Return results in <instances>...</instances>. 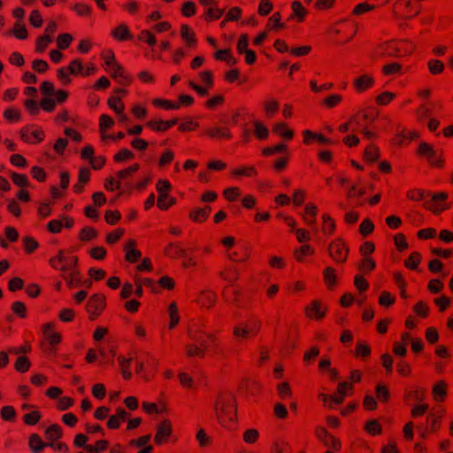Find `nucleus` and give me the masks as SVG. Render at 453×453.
<instances>
[{"label":"nucleus","mask_w":453,"mask_h":453,"mask_svg":"<svg viewBox=\"0 0 453 453\" xmlns=\"http://www.w3.org/2000/svg\"><path fill=\"white\" fill-rule=\"evenodd\" d=\"M214 414L218 422L228 427L235 419L236 410L234 396L230 393H219L214 402Z\"/></svg>","instance_id":"nucleus-1"},{"label":"nucleus","mask_w":453,"mask_h":453,"mask_svg":"<svg viewBox=\"0 0 453 453\" xmlns=\"http://www.w3.org/2000/svg\"><path fill=\"white\" fill-rule=\"evenodd\" d=\"M415 50V45L409 41L388 42L381 44L374 57L390 56L401 58L411 54Z\"/></svg>","instance_id":"nucleus-2"},{"label":"nucleus","mask_w":453,"mask_h":453,"mask_svg":"<svg viewBox=\"0 0 453 453\" xmlns=\"http://www.w3.org/2000/svg\"><path fill=\"white\" fill-rule=\"evenodd\" d=\"M171 183L166 180H159L157 183V190L159 194L157 199V207L160 210L166 211L168 210L174 203L175 199H169L168 203H165L166 199H168V193L171 190Z\"/></svg>","instance_id":"nucleus-3"},{"label":"nucleus","mask_w":453,"mask_h":453,"mask_svg":"<svg viewBox=\"0 0 453 453\" xmlns=\"http://www.w3.org/2000/svg\"><path fill=\"white\" fill-rule=\"evenodd\" d=\"M328 254L335 262L342 264L347 260L349 249L342 240L337 239L329 244Z\"/></svg>","instance_id":"nucleus-4"},{"label":"nucleus","mask_w":453,"mask_h":453,"mask_svg":"<svg viewBox=\"0 0 453 453\" xmlns=\"http://www.w3.org/2000/svg\"><path fill=\"white\" fill-rule=\"evenodd\" d=\"M105 307V296L101 294L93 295L87 303V311L91 320L96 319Z\"/></svg>","instance_id":"nucleus-5"},{"label":"nucleus","mask_w":453,"mask_h":453,"mask_svg":"<svg viewBox=\"0 0 453 453\" xmlns=\"http://www.w3.org/2000/svg\"><path fill=\"white\" fill-rule=\"evenodd\" d=\"M44 132L40 127L27 126L21 128L20 137L23 142L27 143H38L44 139Z\"/></svg>","instance_id":"nucleus-6"},{"label":"nucleus","mask_w":453,"mask_h":453,"mask_svg":"<svg viewBox=\"0 0 453 453\" xmlns=\"http://www.w3.org/2000/svg\"><path fill=\"white\" fill-rule=\"evenodd\" d=\"M317 438L326 447L335 450L341 449V441L336 437L330 434L326 428L319 426L315 430Z\"/></svg>","instance_id":"nucleus-7"},{"label":"nucleus","mask_w":453,"mask_h":453,"mask_svg":"<svg viewBox=\"0 0 453 453\" xmlns=\"http://www.w3.org/2000/svg\"><path fill=\"white\" fill-rule=\"evenodd\" d=\"M448 198V194L445 192L435 193L432 196L430 201L424 203V207L427 210L432 211L434 214H439L442 211L446 210L447 207L441 205V203L444 202Z\"/></svg>","instance_id":"nucleus-8"},{"label":"nucleus","mask_w":453,"mask_h":453,"mask_svg":"<svg viewBox=\"0 0 453 453\" xmlns=\"http://www.w3.org/2000/svg\"><path fill=\"white\" fill-rule=\"evenodd\" d=\"M173 428L172 423L168 419H165L160 422L157 426V433L155 435V442L157 444H162L166 441L169 436L172 434Z\"/></svg>","instance_id":"nucleus-9"},{"label":"nucleus","mask_w":453,"mask_h":453,"mask_svg":"<svg viewBox=\"0 0 453 453\" xmlns=\"http://www.w3.org/2000/svg\"><path fill=\"white\" fill-rule=\"evenodd\" d=\"M305 314L309 319L320 320L325 317L326 308L320 301L314 300L305 307Z\"/></svg>","instance_id":"nucleus-10"},{"label":"nucleus","mask_w":453,"mask_h":453,"mask_svg":"<svg viewBox=\"0 0 453 453\" xmlns=\"http://www.w3.org/2000/svg\"><path fill=\"white\" fill-rule=\"evenodd\" d=\"M111 76L121 85L127 86L132 82V78L126 73L120 65H115L110 70Z\"/></svg>","instance_id":"nucleus-11"},{"label":"nucleus","mask_w":453,"mask_h":453,"mask_svg":"<svg viewBox=\"0 0 453 453\" xmlns=\"http://www.w3.org/2000/svg\"><path fill=\"white\" fill-rule=\"evenodd\" d=\"M177 122V119L171 120H150L147 122V126L157 132H163L173 127Z\"/></svg>","instance_id":"nucleus-12"},{"label":"nucleus","mask_w":453,"mask_h":453,"mask_svg":"<svg viewBox=\"0 0 453 453\" xmlns=\"http://www.w3.org/2000/svg\"><path fill=\"white\" fill-rule=\"evenodd\" d=\"M206 134L211 138L230 140L233 137L232 133L228 127H210L206 129Z\"/></svg>","instance_id":"nucleus-13"},{"label":"nucleus","mask_w":453,"mask_h":453,"mask_svg":"<svg viewBox=\"0 0 453 453\" xmlns=\"http://www.w3.org/2000/svg\"><path fill=\"white\" fill-rule=\"evenodd\" d=\"M78 261V257L65 256V254L64 253V257L62 261V265L60 266V270L63 272V273L79 271Z\"/></svg>","instance_id":"nucleus-14"},{"label":"nucleus","mask_w":453,"mask_h":453,"mask_svg":"<svg viewBox=\"0 0 453 453\" xmlns=\"http://www.w3.org/2000/svg\"><path fill=\"white\" fill-rule=\"evenodd\" d=\"M134 246L135 242L134 240H129L125 246L126 259L130 263L137 262L142 257L141 251L134 249Z\"/></svg>","instance_id":"nucleus-15"},{"label":"nucleus","mask_w":453,"mask_h":453,"mask_svg":"<svg viewBox=\"0 0 453 453\" xmlns=\"http://www.w3.org/2000/svg\"><path fill=\"white\" fill-rule=\"evenodd\" d=\"M186 250L177 242H170L164 250L165 256L171 258H180L185 255Z\"/></svg>","instance_id":"nucleus-16"},{"label":"nucleus","mask_w":453,"mask_h":453,"mask_svg":"<svg viewBox=\"0 0 453 453\" xmlns=\"http://www.w3.org/2000/svg\"><path fill=\"white\" fill-rule=\"evenodd\" d=\"M374 83L372 77L367 74L361 75L354 81V86L358 92H364Z\"/></svg>","instance_id":"nucleus-17"},{"label":"nucleus","mask_w":453,"mask_h":453,"mask_svg":"<svg viewBox=\"0 0 453 453\" xmlns=\"http://www.w3.org/2000/svg\"><path fill=\"white\" fill-rule=\"evenodd\" d=\"M188 337L192 342H195L198 344L199 347H203L205 351L208 349L207 345V338L205 337V333L199 330L189 329L188 330Z\"/></svg>","instance_id":"nucleus-18"},{"label":"nucleus","mask_w":453,"mask_h":453,"mask_svg":"<svg viewBox=\"0 0 453 453\" xmlns=\"http://www.w3.org/2000/svg\"><path fill=\"white\" fill-rule=\"evenodd\" d=\"M211 210L210 206L194 209L190 211L189 218L195 222L202 223L208 218Z\"/></svg>","instance_id":"nucleus-19"},{"label":"nucleus","mask_w":453,"mask_h":453,"mask_svg":"<svg viewBox=\"0 0 453 453\" xmlns=\"http://www.w3.org/2000/svg\"><path fill=\"white\" fill-rule=\"evenodd\" d=\"M185 349L188 357L203 358L205 357V349L199 347L195 342L187 344Z\"/></svg>","instance_id":"nucleus-20"},{"label":"nucleus","mask_w":453,"mask_h":453,"mask_svg":"<svg viewBox=\"0 0 453 453\" xmlns=\"http://www.w3.org/2000/svg\"><path fill=\"white\" fill-rule=\"evenodd\" d=\"M180 36L186 42L188 47H194L196 45V38L195 33L188 25H182L180 27Z\"/></svg>","instance_id":"nucleus-21"},{"label":"nucleus","mask_w":453,"mask_h":453,"mask_svg":"<svg viewBox=\"0 0 453 453\" xmlns=\"http://www.w3.org/2000/svg\"><path fill=\"white\" fill-rule=\"evenodd\" d=\"M323 277L326 286L329 289H333L337 282L335 269L330 266L326 267L323 272Z\"/></svg>","instance_id":"nucleus-22"},{"label":"nucleus","mask_w":453,"mask_h":453,"mask_svg":"<svg viewBox=\"0 0 453 453\" xmlns=\"http://www.w3.org/2000/svg\"><path fill=\"white\" fill-rule=\"evenodd\" d=\"M447 395V384L443 380L438 381L433 388V396L436 402H442Z\"/></svg>","instance_id":"nucleus-23"},{"label":"nucleus","mask_w":453,"mask_h":453,"mask_svg":"<svg viewBox=\"0 0 453 453\" xmlns=\"http://www.w3.org/2000/svg\"><path fill=\"white\" fill-rule=\"evenodd\" d=\"M233 334L239 342H242L253 337L242 323H238L234 326Z\"/></svg>","instance_id":"nucleus-24"},{"label":"nucleus","mask_w":453,"mask_h":453,"mask_svg":"<svg viewBox=\"0 0 453 453\" xmlns=\"http://www.w3.org/2000/svg\"><path fill=\"white\" fill-rule=\"evenodd\" d=\"M49 443L43 442L37 434H33L29 439V447L34 453H40Z\"/></svg>","instance_id":"nucleus-25"},{"label":"nucleus","mask_w":453,"mask_h":453,"mask_svg":"<svg viewBox=\"0 0 453 453\" xmlns=\"http://www.w3.org/2000/svg\"><path fill=\"white\" fill-rule=\"evenodd\" d=\"M119 362V365L122 373V376L125 380H129L132 377V373L129 370L132 358H126L123 356H119L117 358Z\"/></svg>","instance_id":"nucleus-26"},{"label":"nucleus","mask_w":453,"mask_h":453,"mask_svg":"<svg viewBox=\"0 0 453 453\" xmlns=\"http://www.w3.org/2000/svg\"><path fill=\"white\" fill-rule=\"evenodd\" d=\"M232 174L236 177L245 176V177H255L257 175V169L252 165H244L238 168H235L232 171Z\"/></svg>","instance_id":"nucleus-27"},{"label":"nucleus","mask_w":453,"mask_h":453,"mask_svg":"<svg viewBox=\"0 0 453 453\" xmlns=\"http://www.w3.org/2000/svg\"><path fill=\"white\" fill-rule=\"evenodd\" d=\"M111 35L119 41H124L131 38L129 29L127 25L120 24L111 31Z\"/></svg>","instance_id":"nucleus-28"},{"label":"nucleus","mask_w":453,"mask_h":453,"mask_svg":"<svg viewBox=\"0 0 453 453\" xmlns=\"http://www.w3.org/2000/svg\"><path fill=\"white\" fill-rule=\"evenodd\" d=\"M216 300V295L215 293L206 290L201 293L198 303L203 306L206 308H211Z\"/></svg>","instance_id":"nucleus-29"},{"label":"nucleus","mask_w":453,"mask_h":453,"mask_svg":"<svg viewBox=\"0 0 453 453\" xmlns=\"http://www.w3.org/2000/svg\"><path fill=\"white\" fill-rule=\"evenodd\" d=\"M80 275H81L80 271H75V272L65 273L62 274V277L65 280L67 286L70 288H73V287L80 285V283H81Z\"/></svg>","instance_id":"nucleus-30"},{"label":"nucleus","mask_w":453,"mask_h":453,"mask_svg":"<svg viewBox=\"0 0 453 453\" xmlns=\"http://www.w3.org/2000/svg\"><path fill=\"white\" fill-rule=\"evenodd\" d=\"M62 428L59 425L53 424L45 431V436L50 441H56L62 437Z\"/></svg>","instance_id":"nucleus-31"},{"label":"nucleus","mask_w":453,"mask_h":453,"mask_svg":"<svg viewBox=\"0 0 453 453\" xmlns=\"http://www.w3.org/2000/svg\"><path fill=\"white\" fill-rule=\"evenodd\" d=\"M241 323L246 327L252 336L257 335L262 326V322L257 319H251Z\"/></svg>","instance_id":"nucleus-32"},{"label":"nucleus","mask_w":453,"mask_h":453,"mask_svg":"<svg viewBox=\"0 0 453 453\" xmlns=\"http://www.w3.org/2000/svg\"><path fill=\"white\" fill-rule=\"evenodd\" d=\"M280 104L274 98H270L266 100L264 104V111L265 115L269 118H272L276 112L279 111Z\"/></svg>","instance_id":"nucleus-33"},{"label":"nucleus","mask_w":453,"mask_h":453,"mask_svg":"<svg viewBox=\"0 0 453 453\" xmlns=\"http://www.w3.org/2000/svg\"><path fill=\"white\" fill-rule=\"evenodd\" d=\"M168 315L170 317L169 328L173 329L180 321L178 307L175 303H170L168 307Z\"/></svg>","instance_id":"nucleus-34"},{"label":"nucleus","mask_w":453,"mask_h":453,"mask_svg":"<svg viewBox=\"0 0 453 453\" xmlns=\"http://www.w3.org/2000/svg\"><path fill=\"white\" fill-rule=\"evenodd\" d=\"M221 277L228 282L230 285H232L234 282H235L239 278V272L237 268L234 266H231L226 268L224 272L221 273Z\"/></svg>","instance_id":"nucleus-35"},{"label":"nucleus","mask_w":453,"mask_h":453,"mask_svg":"<svg viewBox=\"0 0 453 453\" xmlns=\"http://www.w3.org/2000/svg\"><path fill=\"white\" fill-rule=\"evenodd\" d=\"M380 156V150L379 148L374 146L373 144H370L366 147L365 153H364V158L367 162H375Z\"/></svg>","instance_id":"nucleus-36"},{"label":"nucleus","mask_w":453,"mask_h":453,"mask_svg":"<svg viewBox=\"0 0 453 453\" xmlns=\"http://www.w3.org/2000/svg\"><path fill=\"white\" fill-rule=\"evenodd\" d=\"M273 132L282 136L287 140H291L294 136V132L288 129L284 123H278L273 127Z\"/></svg>","instance_id":"nucleus-37"},{"label":"nucleus","mask_w":453,"mask_h":453,"mask_svg":"<svg viewBox=\"0 0 453 453\" xmlns=\"http://www.w3.org/2000/svg\"><path fill=\"white\" fill-rule=\"evenodd\" d=\"M376 266V264L372 258L370 257H364L359 265L358 269L364 273H371Z\"/></svg>","instance_id":"nucleus-38"},{"label":"nucleus","mask_w":453,"mask_h":453,"mask_svg":"<svg viewBox=\"0 0 453 453\" xmlns=\"http://www.w3.org/2000/svg\"><path fill=\"white\" fill-rule=\"evenodd\" d=\"M323 219V225H322V231L325 234H332L335 230V223L334 220L326 214H324L322 216Z\"/></svg>","instance_id":"nucleus-39"},{"label":"nucleus","mask_w":453,"mask_h":453,"mask_svg":"<svg viewBox=\"0 0 453 453\" xmlns=\"http://www.w3.org/2000/svg\"><path fill=\"white\" fill-rule=\"evenodd\" d=\"M421 256L420 253L414 251L411 252L410 257L405 260L404 265L411 270L417 269L418 264L420 263Z\"/></svg>","instance_id":"nucleus-40"},{"label":"nucleus","mask_w":453,"mask_h":453,"mask_svg":"<svg viewBox=\"0 0 453 453\" xmlns=\"http://www.w3.org/2000/svg\"><path fill=\"white\" fill-rule=\"evenodd\" d=\"M11 33L13 34L15 37H17L19 40H24L27 37L26 26L21 21H17L15 23V26Z\"/></svg>","instance_id":"nucleus-41"},{"label":"nucleus","mask_w":453,"mask_h":453,"mask_svg":"<svg viewBox=\"0 0 453 453\" xmlns=\"http://www.w3.org/2000/svg\"><path fill=\"white\" fill-rule=\"evenodd\" d=\"M52 42V37L48 35H42L36 40L35 51L37 53H42L47 49L49 44Z\"/></svg>","instance_id":"nucleus-42"},{"label":"nucleus","mask_w":453,"mask_h":453,"mask_svg":"<svg viewBox=\"0 0 453 453\" xmlns=\"http://www.w3.org/2000/svg\"><path fill=\"white\" fill-rule=\"evenodd\" d=\"M277 391H278L279 396L282 400L288 399L292 396V390H291L290 385L288 382L280 383L277 386Z\"/></svg>","instance_id":"nucleus-43"},{"label":"nucleus","mask_w":453,"mask_h":453,"mask_svg":"<svg viewBox=\"0 0 453 453\" xmlns=\"http://www.w3.org/2000/svg\"><path fill=\"white\" fill-rule=\"evenodd\" d=\"M314 253V250L310 245H303L295 251V257L297 261L303 262L305 256Z\"/></svg>","instance_id":"nucleus-44"},{"label":"nucleus","mask_w":453,"mask_h":453,"mask_svg":"<svg viewBox=\"0 0 453 453\" xmlns=\"http://www.w3.org/2000/svg\"><path fill=\"white\" fill-rule=\"evenodd\" d=\"M365 430L371 435H377L381 433V426L377 420L372 419L366 422Z\"/></svg>","instance_id":"nucleus-45"},{"label":"nucleus","mask_w":453,"mask_h":453,"mask_svg":"<svg viewBox=\"0 0 453 453\" xmlns=\"http://www.w3.org/2000/svg\"><path fill=\"white\" fill-rule=\"evenodd\" d=\"M139 168H140L139 164H134L131 166H129L124 170L119 171L116 173V175L119 179L118 180L127 179L130 175L136 173L139 170Z\"/></svg>","instance_id":"nucleus-46"},{"label":"nucleus","mask_w":453,"mask_h":453,"mask_svg":"<svg viewBox=\"0 0 453 453\" xmlns=\"http://www.w3.org/2000/svg\"><path fill=\"white\" fill-rule=\"evenodd\" d=\"M254 133L255 135L261 140L266 139L269 134L268 129L260 121H255Z\"/></svg>","instance_id":"nucleus-47"},{"label":"nucleus","mask_w":453,"mask_h":453,"mask_svg":"<svg viewBox=\"0 0 453 453\" xmlns=\"http://www.w3.org/2000/svg\"><path fill=\"white\" fill-rule=\"evenodd\" d=\"M428 69L432 74H440L443 72L444 64L437 59H432L427 63Z\"/></svg>","instance_id":"nucleus-48"},{"label":"nucleus","mask_w":453,"mask_h":453,"mask_svg":"<svg viewBox=\"0 0 453 453\" xmlns=\"http://www.w3.org/2000/svg\"><path fill=\"white\" fill-rule=\"evenodd\" d=\"M30 361L25 356L19 357L15 363V369L19 372H25L30 368Z\"/></svg>","instance_id":"nucleus-49"},{"label":"nucleus","mask_w":453,"mask_h":453,"mask_svg":"<svg viewBox=\"0 0 453 453\" xmlns=\"http://www.w3.org/2000/svg\"><path fill=\"white\" fill-rule=\"evenodd\" d=\"M138 39L149 44L150 46H154L157 43V39L155 35L149 30H142L138 35Z\"/></svg>","instance_id":"nucleus-50"},{"label":"nucleus","mask_w":453,"mask_h":453,"mask_svg":"<svg viewBox=\"0 0 453 453\" xmlns=\"http://www.w3.org/2000/svg\"><path fill=\"white\" fill-rule=\"evenodd\" d=\"M96 235V230L91 226H86L82 228L80 232V239L84 242L90 241L94 239Z\"/></svg>","instance_id":"nucleus-51"},{"label":"nucleus","mask_w":453,"mask_h":453,"mask_svg":"<svg viewBox=\"0 0 453 453\" xmlns=\"http://www.w3.org/2000/svg\"><path fill=\"white\" fill-rule=\"evenodd\" d=\"M292 10L294 15L298 19V21H303L307 12L306 10L302 5V4L298 1H295L292 4Z\"/></svg>","instance_id":"nucleus-52"},{"label":"nucleus","mask_w":453,"mask_h":453,"mask_svg":"<svg viewBox=\"0 0 453 453\" xmlns=\"http://www.w3.org/2000/svg\"><path fill=\"white\" fill-rule=\"evenodd\" d=\"M267 27L269 29H279L283 28L285 26L280 22V12H274L272 17L269 19Z\"/></svg>","instance_id":"nucleus-53"},{"label":"nucleus","mask_w":453,"mask_h":453,"mask_svg":"<svg viewBox=\"0 0 453 453\" xmlns=\"http://www.w3.org/2000/svg\"><path fill=\"white\" fill-rule=\"evenodd\" d=\"M342 101V96L338 94H333L326 97L323 101V104L327 108H334L337 106Z\"/></svg>","instance_id":"nucleus-54"},{"label":"nucleus","mask_w":453,"mask_h":453,"mask_svg":"<svg viewBox=\"0 0 453 453\" xmlns=\"http://www.w3.org/2000/svg\"><path fill=\"white\" fill-rule=\"evenodd\" d=\"M373 229H374V225L372 222V220L369 219H364L359 226V233L364 236H366V235L372 234Z\"/></svg>","instance_id":"nucleus-55"},{"label":"nucleus","mask_w":453,"mask_h":453,"mask_svg":"<svg viewBox=\"0 0 453 453\" xmlns=\"http://www.w3.org/2000/svg\"><path fill=\"white\" fill-rule=\"evenodd\" d=\"M73 40V37L69 34H61L57 38V44L60 50L67 49Z\"/></svg>","instance_id":"nucleus-56"},{"label":"nucleus","mask_w":453,"mask_h":453,"mask_svg":"<svg viewBox=\"0 0 453 453\" xmlns=\"http://www.w3.org/2000/svg\"><path fill=\"white\" fill-rule=\"evenodd\" d=\"M109 106L116 112L119 113L124 111V104L119 96H111L108 100Z\"/></svg>","instance_id":"nucleus-57"},{"label":"nucleus","mask_w":453,"mask_h":453,"mask_svg":"<svg viewBox=\"0 0 453 453\" xmlns=\"http://www.w3.org/2000/svg\"><path fill=\"white\" fill-rule=\"evenodd\" d=\"M112 125L113 120L109 115L104 114L100 117L99 129L102 134L104 133L106 130L110 129L112 127Z\"/></svg>","instance_id":"nucleus-58"},{"label":"nucleus","mask_w":453,"mask_h":453,"mask_svg":"<svg viewBox=\"0 0 453 453\" xmlns=\"http://www.w3.org/2000/svg\"><path fill=\"white\" fill-rule=\"evenodd\" d=\"M394 98H395V94L392 92H383L380 94L376 98L375 101L380 105H387L389 104Z\"/></svg>","instance_id":"nucleus-59"},{"label":"nucleus","mask_w":453,"mask_h":453,"mask_svg":"<svg viewBox=\"0 0 453 453\" xmlns=\"http://www.w3.org/2000/svg\"><path fill=\"white\" fill-rule=\"evenodd\" d=\"M395 301V296H393L388 291H382L380 297H379V303L381 306H390L393 304Z\"/></svg>","instance_id":"nucleus-60"},{"label":"nucleus","mask_w":453,"mask_h":453,"mask_svg":"<svg viewBox=\"0 0 453 453\" xmlns=\"http://www.w3.org/2000/svg\"><path fill=\"white\" fill-rule=\"evenodd\" d=\"M440 415L430 413L426 418L427 425L430 426L431 431L435 432L440 427Z\"/></svg>","instance_id":"nucleus-61"},{"label":"nucleus","mask_w":453,"mask_h":453,"mask_svg":"<svg viewBox=\"0 0 453 453\" xmlns=\"http://www.w3.org/2000/svg\"><path fill=\"white\" fill-rule=\"evenodd\" d=\"M22 242H23L24 249H25L26 252H27V253L34 252L36 250V248L38 247L37 242L32 237L26 236L23 238Z\"/></svg>","instance_id":"nucleus-62"},{"label":"nucleus","mask_w":453,"mask_h":453,"mask_svg":"<svg viewBox=\"0 0 453 453\" xmlns=\"http://www.w3.org/2000/svg\"><path fill=\"white\" fill-rule=\"evenodd\" d=\"M12 311L19 318H25L27 316V308L24 303L17 301L12 304Z\"/></svg>","instance_id":"nucleus-63"},{"label":"nucleus","mask_w":453,"mask_h":453,"mask_svg":"<svg viewBox=\"0 0 453 453\" xmlns=\"http://www.w3.org/2000/svg\"><path fill=\"white\" fill-rule=\"evenodd\" d=\"M41 418V414L37 411L27 413L23 417V420L27 425H35Z\"/></svg>","instance_id":"nucleus-64"}]
</instances>
